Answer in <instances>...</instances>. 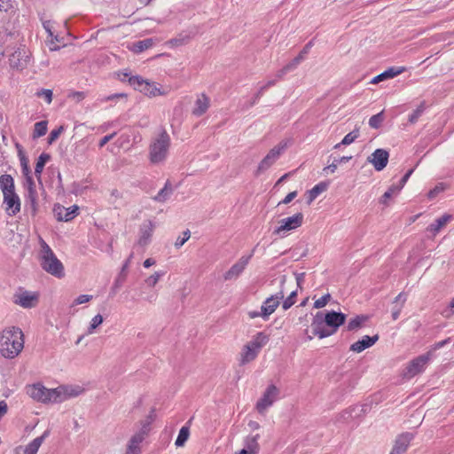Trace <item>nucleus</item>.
Segmentation results:
<instances>
[{
    "instance_id": "nucleus-1",
    "label": "nucleus",
    "mask_w": 454,
    "mask_h": 454,
    "mask_svg": "<svg viewBox=\"0 0 454 454\" xmlns=\"http://www.w3.org/2000/svg\"><path fill=\"white\" fill-rule=\"evenodd\" d=\"M24 334L20 328L10 326L0 333V354L7 359L17 357L24 348Z\"/></svg>"
},
{
    "instance_id": "nucleus-2",
    "label": "nucleus",
    "mask_w": 454,
    "mask_h": 454,
    "mask_svg": "<svg viewBox=\"0 0 454 454\" xmlns=\"http://www.w3.org/2000/svg\"><path fill=\"white\" fill-rule=\"evenodd\" d=\"M171 144L169 135L162 130L154 137L149 146V160L153 164H160L166 160Z\"/></svg>"
},
{
    "instance_id": "nucleus-3",
    "label": "nucleus",
    "mask_w": 454,
    "mask_h": 454,
    "mask_svg": "<svg viewBox=\"0 0 454 454\" xmlns=\"http://www.w3.org/2000/svg\"><path fill=\"white\" fill-rule=\"evenodd\" d=\"M40 264L48 273L61 278L64 276V267L62 262L56 257L51 248L43 240L40 239Z\"/></svg>"
},
{
    "instance_id": "nucleus-4",
    "label": "nucleus",
    "mask_w": 454,
    "mask_h": 454,
    "mask_svg": "<svg viewBox=\"0 0 454 454\" xmlns=\"http://www.w3.org/2000/svg\"><path fill=\"white\" fill-rule=\"evenodd\" d=\"M269 341V336L262 332L257 333L252 340L244 345L239 353V364L244 365L254 361L262 348Z\"/></svg>"
},
{
    "instance_id": "nucleus-5",
    "label": "nucleus",
    "mask_w": 454,
    "mask_h": 454,
    "mask_svg": "<svg viewBox=\"0 0 454 454\" xmlns=\"http://www.w3.org/2000/svg\"><path fill=\"white\" fill-rule=\"evenodd\" d=\"M153 419L154 410L153 409L146 419L141 422V428L128 442L125 454H141L140 445L147 436Z\"/></svg>"
},
{
    "instance_id": "nucleus-6",
    "label": "nucleus",
    "mask_w": 454,
    "mask_h": 454,
    "mask_svg": "<svg viewBox=\"0 0 454 454\" xmlns=\"http://www.w3.org/2000/svg\"><path fill=\"white\" fill-rule=\"evenodd\" d=\"M27 395L37 402L43 403H58L59 391L56 388H47L41 383L28 386L27 388Z\"/></svg>"
},
{
    "instance_id": "nucleus-7",
    "label": "nucleus",
    "mask_w": 454,
    "mask_h": 454,
    "mask_svg": "<svg viewBox=\"0 0 454 454\" xmlns=\"http://www.w3.org/2000/svg\"><path fill=\"white\" fill-rule=\"evenodd\" d=\"M286 277L285 275L281 276V278H280L281 289L275 294H272L271 296L268 297L262 303V305L261 307L260 314L262 315V317L264 320H267L269 318V317L275 312L276 309L279 306L280 301L284 299V296H285L284 285L286 284Z\"/></svg>"
},
{
    "instance_id": "nucleus-8",
    "label": "nucleus",
    "mask_w": 454,
    "mask_h": 454,
    "mask_svg": "<svg viewBox=\"0 0 454 454\" xmlns=\"http://www.w3.org/2000/svg\"><path fill=\"white\" fill-rule=\"evenodd\" d=\"M288 146V141L283 140L267 153V155L261 160L259 163L257 169L255 171V176H258L267 169H269L280 157V155L285 152V150Z\"/></svg>"
},
{
    "instance_id": "nucleus-9",
    "label": "nucleus",
    "mask_w": 454,
    "mask_h": 454,
    "mask_svg": "<svg viewBox=\"0 0 454 454\" xmlns=\"http://www.w3.org/2000/svg\"><path fill=\"white\" fill-rule=\"evenodd\" d=\"M31 63V52L25 46L19 47L9 57L10 67L16 71L26 69Z\"/></svg>"
},
{
    "instance_id": "nucleus-10",
    "label": "nucleus",
    "mask_w": 454,
    "mask_h": 454,
    "mask_svg": "<svg viewBox=\"0 0 454 454\" xmlns=\"http://www.w3.org/2000/svg\"><path fill=\"white\" fill-rule=\"evenodd\" d=\"M279 394L280 390L278 387L273 384L269 385L255 404L256 411L260 414L264 415L267 410L278 399Z\"/></svg>"
},
{
    "instance_id": "nucleus-11",
    "label": "nucleus",
    "mask_w": 454,
    "mask_h": 454,
    "mask_svg": "<svg viewBox=\"0 0 454 454\" xmlns=\"http://www.w3.org/2000/svg\"><path fill=\"white\" fill-rule=\"evenodd\" d=\"M433 356V351H427L426 354L417 356L412 359L406 366L403 376L407 379H411L414 376L421 373L426 369L427 364Z\"/></svg>"
},
{
    "instance_id": "nucleus-12",
    "label": "nucleus",
    "mask_w": 454,
    "mask_h": 454,
    "mask_svg": "<svg viewBox=\"0 0 454 454\" xmlns=\"http://www.w3.org/2000/svg\"><path fill=\"white\" fill-rule=\"evenodd\" d=\"M38 301V293L27 291L23 288H20L13 295V302L25 309L35 308Z\"/></svg>"
},
{
    "instance_id": "nucleus-13",
    "label": "nucleus",
    "mask_w": 454,
    "mask_h": 454,
    "mask_svg": "<svg viewBox=\"0 0 454 454\" xmlns=\"http://www.w3.org/2000/svg\"><path fill=\"white\" fill-rule=\"evenodd\" d=\"M279 223L280 225L274 231V234L279 235L281 232L299 228L303 223V215L302 213H297L293 216L282 219Z\"/></svg>"
},
{
    "instance_id": "nucleus-14",
    "label": "nucleus",
    "mask_w": 454,
    "mask_h": 454,
    "mask_svg": "<svg viewBox=\"0 0 454 454\" xmlns=\"http://www.w3.org/2000/svg\"><path fill=\"white\" fill-rule=\"evenodd\" d=\"M254 249L252 250L249 255H244L239 259V261L234 263L229 270H227L224 275V280H232L239 278V276L243 272L248 264L250 259L254 254Z\"/></svg>"
},
{
    "instance_id": "nucleus-15",
    "label": "nucleus",
    "mask_w": 454,
    "mask_h": 454,
    "mask_svg": "<svg viewBox=\"0 0 454 454\" xmlns=\"http://www.w3.org/2000/svg\"><path fill=\"white\" fill-rule=\"evenodd\" d=\"M323 318L325 325L331 328L329 329V332L333 334L337 332L338 328L345 323L346 315L341 312L333 310L325 313V315L323 314Z\"/></svg>"
},
{
    "instance_id": "nucleus-16",
    "label": "nucleus",
    "mask_w": 454,
    "mask_h": 454,
    "mask_svg": "<svg viewBox=\"0 0 454 454\" xmlns=\"http://www.w3.org/2000/svg\"><path fill=\"white\" fill-rule=\"evenodd\" d=\"M325 323L323 318V313L317 312L311 323L312 333L314 336H317L319 339H324L325 337L331 336L332 333L329 332V329L325 327Z\"/></svg>"
},
{
    "instance_id": "nucleus-17",
    "label": "nucleus",
    "mask_w": 454,
    "mask_h": 454,
    "mask_svg": "<svg viewBox=\"0 0 454 454\" xmlns=\"http://www.w3.org/2000/svg\"><path fill=\"white\" fill-rule=\"evenodd\" d=\"M388 152L384 149H376L367 160L372 163L377 171H381L388 162Z\"/></svg>"
},
{
    "instance_id": "nucleus-18",
    "label": "nucleus",
    "mask_w": 454,
    "mask_h": 454,
    "mask_svg": "<svg viewBox=\"0 0 454 454\" xmlns=\"http://www.w3.org/2000/svg\"><path fill=\"white\" fill-rule=\"evenodd\" d=\"M4 196V204L6 205L5 211L9 215H15L20 211V200L18 194L14 192L7 193Z\"/></svg>"
},
{
    "instance_id": "nucleus-19",
    "label": "nucleus",
    "mask_w": 454,
    "mask_h": 454,
    "mask_svg": "<svg viewBox=\"0 0 454 454\" xmlns=\"http://www.w3.org/2000/svg\"><path fill=\"white\" fill-rule=\"evenodd\" d=\"M78 209L79 207L77 206L67 208L63 206L57 205L54 207V214L58 221L68 222L76 216Z\"/></svg>"
},
{
    "instance_id": "nucleus-20",
    "label": "nucleus",
    "mask_w": 454,
    "mask_h": 454,
    "mask_svg": "<svg viewBox=\"0 0 454 454\" xmlns=\"http://www.w3.org/2000/svg\"><path fill=\"white\" fill-rule=\"evenodd\" d=\"M57 391H59L58 403H61L68 398L78 396L83 392V388L79 386H59L57 387Z\"/></svg>"
},
{
    "instance_id": "nucleus-21",
    "label": "nucleus",
    "mask_w": 454,
    "mask_h": 454,
    "mask_svg": "<svg viewBox=\"0 0 454 454\" xmlns=\"http://www.w3.org/2000/svg\"><path fill=\"white\" fill-rule=\"evenodd\" d=\"M412 438L413 435L410 433L400 434L396 438L390 454H403L406 451Z\"/></svg>"
},
{
    "instance_id": "nucleus-22",
    "label": "nucleus",
    "mask_w": 454,
    "mask_h": 454,
    "mask_svg": "<svg viewBox=\"0 0 454 454\" xmlns=\"http://www.w3.org/2000/svg\"><path fill=\"white\" fill-rule=\"evenodd\" d=\"M378 340H379L378 334H375L372 337L368 336V335H364L361 340L356 341L355 343H353L350 346V350L356 352V353H360V352L364 351V349L374 345Z\"/></svg>"
},
{
    "instance_id": "nucleus-23",
    "label": "nucleus",
    "mask_w": 454,
    "mask_h": 454,
    "mask_svg": "<svg viewBox=\"0 0 454 454\" xmlns=\"http://www.w3.org/2000/svg\"><path fill=\"white\" fill-rule=\"evenodd\" d=\"M210 106V98L204 93L198 96L194 107L192 109V114L195 116H201L208 110Z\"/></svg>"
},
{
    "instance_id": "nucleus-24",
    "label": "nucleus",
    "mask_w": 454,
    "mask_h": 454,
    "mask_svg": "<svg viewBox=\"0 0 454 454\" xmlns=\"http://www.w3.org/2000/svg\"><path fill=\"white\" fill-rule=\"evenodd\" d=\"M154 225L152 221H145L140 227V237L137 241L138 245L145 247L149 244L153 235Z\"/></svg>"
},
{
    "instance_id": "nucleus-25",
    "label": "nucleus",
    "mask_w": 454,
    "mask_h": 454,
    "mask_svg": "<svg viewBox=\"0 0 454 454\" xmlns=\"http://www.w3.org/2000/svg\"><path fill=\"white\" fill-rule=\"evenodd\" d=\"M452 220V215L444 214L441 217L437 218L427 228L428 232H431L433 236H435L443 227L447 225Z\"/></svg>"
},
{
    "instance_id": "nucleus-26",
    "label": "nucleus",
    "mask_w": 454,
    "mask_h": 454,
    "mask_svg": "<svg viewBox=\"0 0 454 454\" xmlns=\"http://www.w3.org/2000/svg\"><path fill=\"white\" fill-rule=\"evenodd\" d=\"M405 71V67H390L384 71L383 73L378 74L375 76L372 81V84L379 83L380 82H382L386 79L394 78L398 74H401Z\"/></svg>"
},
{
    "instance_id": "nucleus-27",
    "label": "nucleus",
    "mask_w": 454,
    "mask_h": 454,
    "mask_svg": "<svg viewBox=\"0 0 454 454\" xmlns=\"http://www.w3.org/2000/svg\"><path fill=\"white\" fill-rule=\"evenodd\" d=\"M0 189L3 195L15 192L14 179L11 175L0 176Z\"/></svg>"
},
{
    "instance_id": "nucleus-28",
    "label": "nucleus",
    "mask_w": 454,
    "mask_h": 454,
    "mask_svg": "<svg viewBox=\"0 0 454 454\" xmlns=\"http://www.w3.org/2000/svg\"><path fill=\"white\" fill-rule=\"evenodd\" d=\"M49 435V431L46 430L41 436L35 438L30 443L26 446L24 450L25 454H36L44 439Z\"/></svg>"
},
{
    "instance_id": "nucleus-29",
    "label": "nucleus",
    "mask_w": 454,
    "mask_h": 454,
    "mask_svg": "<svg viewBox=\"0 0 454 454\" xmlns=\"http://www.w3.org/2000/svg\"><path fill=\"white\" fill-rule=\"evenodd\" d=\"M154 41L153 38H146L141 41L135 42L131 46V51L135 53H141L144 51L153 47Z\"/></svg>"
},
{
    "instance_id": "nucleus-30",
    "label": "nucleus",
    "mask_w": 454,
    "mask_h": 454,
    "mask_svg": "<svg viewBox=\"0 0 454 454\" xmlns=\"http://www.w3.org/2000/svg\"><path fill=\"white\" fill-rule=\"evenodd\" d=\"M260 435L257 434L255 435H248L245 439V447L250 450L253 454H257L259 451V444H258V439Z\"/></svg>"
},
{
    "instance_id": "nucleus-31",
    "label": "nucleus",
    "mask_w": 454,
    "mask_h": 454,
    "mask_svg": "<svg viewBox=\"0 0 454 454\" xmlns=\"http://www.w3.org/2000/svg\"><path fill=\"white\" fill-rule=\"evenodd\" d=\"M173 189L170 185V183L168 181L164 187L160 190L157 195L153 198L154 200L158 202H165L172 194Z\"/></svg>"
},
{
    "instance_id": "nucleus-32",
    "label": "nucleus",
    "mask_w": 454,
    "mask_h": 454,
    "mask_svg": "<svg viewBox=\"0 0 454 454\" xmlns=\"http://www.w3.org/2000/svg\"><path fill=\"white\" fill-rule=\"evenodd\" d=\"M327 189V184L319 183L308 192V204H310L320 193Z\"/></svg>"
},
{
    "instance_id": "nucleus-33",
    "label": "nucleus",
    "mask_w": 454,
    "mask_h": 454,
    "mask_svg": "<svg viewBox=\"0 0 454 454\" xmlns=\"http://www.w3.org/2000/svg\"><path fill=\"white\" fill-rule=\"evenodd\" d=\"M50 159H51V156L48 153H43L39 156V158L37 159L36 164H35V174L36 176L39 177L41 176L46 162Z\"/></svg>"
},
{
    "instance_id": "nucleus-34",
    "label": "nucleus",
    "mask_w": 454,
    "mask_h": 454,
    "mask_svg": "<svg viewBox=\"0 0 454 454\" xmlns=\"http://www.w3.org/2000/svg\"><path fill=\"white\" fill-rule=\"evenodd\" d=\"M367 320V317L360 315L356 317L350 319L347 325L348 331H355L360 328L364 322Z\"/></svg>"
},
{
    "instance_id": "nucleus-35",
    "label": "nucleus",
    "mask_w": 454,
    "mask_h": 454,
    "mask_svg": "<svg viewBox=\"0 0 454 454\" xmlns=\"http://www.w3.org/2000/svg\"><path fill=\"white\" fill-rule=\"evenodd\" d=\"M47 121H41L35 124L34 132H33V138H38L43 136H44L47 132Z\"/></svg>"
},
{
    "instance_id": "nucleus-36",
    "label": "nucleus",
    "mask_w": 454,
    "mask_h": 454,
    "mask_svg": "<svg viewBox=\"0 0 454 454\" xmlns=\"http://www.w3.org/2000/svg\"><path fill=\"white\" fill-rule=\"evenodd\" d=\"M189 435H190V429L188 427H183L180 431H179V434L177 435V438L175 442V445L176 447H182L184 445V443L186 442V441L188 440L189 438Z\"/></svg>"
},
{
    "instance_id": "nucleus-37",
    "label": "nucleus",
    "mask_w": 454,
    "mask_h": 454,
    "mask_svg": "<svg viewBox=\"0 0 454 454\" xmlns=\"http://www.w3.org/2000/svg\"><path fill=\"white\" fill-rule=\"evenodd\" d=\"M27 200L29 203L32 213L35 215L37 211V193L35 189L27 190Z\"/></svg>"
},
{
    "instance_id": "nucleus-38",
    "label": "nucleus",
    "mask_w": 454,
    "mask_h": 454,
    "mask_svg": "<svg viewBox=\"0 0 454 454\" xmlns=\"http://www.w3.org/2000/svg\"><path fill=\"white\" fill-rule=\"evenodd\" d=\"M401 187L399 185H392L388 188L387 192L380 198V202L387 205V200H389L394 194L398 193L401 191Z\"/></svg>"
},
{
    "instance_id": "nucleus-39",
    "label": "nucleus",
    "mask_w": 454,
    "mask_h": 454,
    "mask_svg": "<svg viewBox=\"0 0 454 454\" xmlns=\"http://www.w3.org/2000/svg\"><path fill=\"white\" fill-rule=\"evenodd\" d=\"M426 108H427L426 102L422 101L419 104V106L417 107V109L414 110L413 113L409 116V121L411 124H414L415 122H417L418 119L422 115V114L424 113Z\"/></svg>"
},
{
    "instance_id": "nucleus-40",
    "label": "nucleus",
    "mask_w": 454,
    "mask_h": 454,
    "mask_svg": "<svg viewBox=\"0 0 454 454\" xmlns=\"http://www.w3.org/2000/svg\"><path fill=\"white\" fill-rule=\"evenodd\" d=\"M104 318L100 314L96 315L90 321L87 334H92L95 330L103 323Z\"/></svg>"
},
{
    "instance_id": "nucleus-41",
    "label": "nucleus",
    "mask_w": 454,
    "mask_h": 454,
    "mask_svg": "<svg viewBox=\"0 0 454 454\" xmlns=\"http://www.w3.org/2000/svg\"><path fill=\"white\" fill-rule=\"evenodd\" d=\"M310 46L311 42L306 44L303 50L300 52V54L289 63L294 69H295L297 66L301 63V61L304 59V55L309 52Z\"/></svg>"
},
{
    "instance_id": "nucleus-42",
    "label": "nucleus",
    "mask_w": 454,
    "mask_h": 454,
    "mask_svg": "<svg viewBox=\"0 0 454 454\" xmlns=\"http://www.w3.org/2000/svg\"><path fill=\"white\" fill-rule=\"evenodd\" d=\"M383 121H384V114H383V111H382L377 114L372 115L369 119V125L371 128L379 129L381 126Z\"/></svg>"
},
{
    "instance_id": "nucleus-43",
    "label": "nucleus",
    "mask_w": 454,
    "mask_h": 454,
    "mask_svg": "<svg viewBox=\"0 0 454 454\" xmlns=\"http://www.w3.org/2000/svg\"><path fill=\"white\" fill-rule=\"evenodd\" d=\"M359 137V129H356L353 131L347 134L341 140L343 145H348L352 144Z\"/></svg>"
},
{
    "instance_id": "nucleus-44",
    "label": "nucleus",
    "mask_w": 454,
    "mask_h": 454,
    "mask_svg": "<svg viewBox=\"0 0 454 454\" xmlns=\"http://www.w3.org/2000/svg\"><path fill=\"white\" fill-rule=\"evenodd\" d=\"M297 296V291H292L289 296L284 300L282 303L283 309L286 310L295 303V298Z\"/></svg>"
},
{
    "instance_id": "nucleus-45",
    "label": "nucleus",
    "mask_w": 454,
    "mask_h": 454,
    "mask_svg": "<svg viewBox=\"0 0 454 454\" xmlns=\"http://www.w3.org/2000/svg\"><path fill=\"white\" fill-rule=\"evenodd\" d=\"M36 96L39 98H43L47 104H51L52 101V90L49 89H42L36 92Z\"/></svg>"
},
{
    "instance_id": "nucleus-46",
    "label": "nucleus",
    "mask_w": 454,
    "mask_h": 454,
    "mask_svg": "<svg viewBox=\"0 0 454 454\" xmlns=\"http://www.w3.org/2000/svg\"><path fill=\"white\" fill-rule=\"evenodd\" d=\"M64 131V127L59 126L58 129H55L51 131L49 137H48V144L51 145L53 144L59 137L61 135V133Z\"/></svg>"
},
{
    "instance_id": "nucleus-47",
    "label": "nucleus",
    "mask_w": 454,
    "mask_h": 454,
    "mask_svg": "<svg viewBox=\"0 0 454 454\" xmlns=\"http://www.w3.org/2000/svg\"><path fill=\"white\" fill-rule=\"evenodd\" d=\"M330 300H331L330 294H326L324 296H322L321 298L315 301L314 308H316V309L324 308L329 302Z\"/></svg>"
},
{
    "instance_id": "nucleus-48",
    "label": "nucleus",
    "mask_w": 454,
    "mask_h": 454,
    "mask_svg": "<svg viewBox=\"0 0 454 454\" xmlns=\"http://www.w3.org/2000/svg\"><path fill=\"white\" fill-rule=\"evenodd\" d=\"M163 272H155L145 279V283L149 286H154L158 283L160 277L163 276Z\"/></svg>"
},
{
    "instance_id": "nucleus-49",
    "label": "nucleus",
    "mask_w": 454,
    "mask_h": 454,
    "mask_svg": "<svg viewBox=\"0 0 454 454\" xmlns=\"http://www.w3.org/2000/svg\"><path fill=\"white\" fill-rule=\"evenodd\" d=\"M406 301V297H404L400 304H395L392 309V318L393 320H396L400 313L402 311V309Z\"/></svg>"
},
{
    "instance_id": "nucleus-50",
    "label": "nucleus",
    "mask_w": 454,
    "mask_h": 454,
    "mask_svg": "<svg viewBox=\"0 0 454 454\" xmlns=\"http://www.w3.org/2000/svg\"><path fill=\"white\" fill-rule=\"evenodd\" d=\"M184 237H178L175 242L176 248H180L191 237L189 230L183 232Z\"/></svg>"
},
{
    "instance_id": "nucleus-51",
    "label": "nucleus",
    "mask_w": 454,
    "mask_h": 454,
    "mask_svg": "<svg viewBox=\"0 0 454 454\" xmlns=\"http://www.w3.org/2000/svg\"><path fill=\"white\" fill-rule=\"evenodd\" d=\"M20 165H21L23 175L28 176L29 174H31V170L28 166V160H27V156L21 155V157L20 158Z\"/></svg>"
},
{
    "instance_id": "nucleus-52",
    "label": "nucleus",
    "mask_w": 454,
    "mask_h": 454,
    "mask_svg": "<svg viewBox=\"0 0 454 454\" xmlns=\"http://www.w3.org/2000/svg\"><path fill=\"white\" fill-rule=\"evenodd\" d=\"M444 190V186L442 184H437L434 189L430 190L427 193V197L432 200L435 198L440 192Z\"/></svg>"
},
{
    "instance_id": "nucleus-53",
    "label": "nucleus",
    "mask_w": 454,
    "mask_h": 454,
    "mask_svg": "<svg viewBox=\"0 0 454 454\" xmlns=\"http://www.w3.org/2000/svg\"><path fill=\"white\" fill-rule=\"evenodd\" d=\"M291 70H294V68L291 67V65L288 63L283 68L278 70L276 74V79L278 81L283 79V77Z\"/></svg>"
},
{
    "instance_id": "nucleus-54",
    "label": "nucleus",
    "mask_w": 454,
    "mask_h": 454,
    "mask_svg": "<svg viewBox=\"0 0 454 454\" xmlns=\"http://www.w3.org/2000/svg\"><path fill=\"white\" fill-rule=\"evenodd\" d=\"M145 82V80H143L141 77H138V76L131 77L129 79L130 84L134 87L135 90H140L141 86H143Z\"/></svg>"
},
{
    "instance_id": "nucleus-55",
    "label": "nucleus",
    "mask_w": 454,
    "mask_h": 454,
    "mask_svg": "<svg viewBox=\"0 0 454 454\" xmlns=\"http://www.w3.org/2000/svg\"><path fill=\"white\" fill-rule=\"evenodd\" d=\"M189 42L188 36H183V37H177L171 39L168 43L174 45V46H180L186 44Z\"/></svg>"
},
{
    "instance_id": "nucleus-56",
    "label": "nucleus",
    "mask_w": 454,
    "mask_h": 454,
    "mask_svg": "<svg viewBox=\"0 0 454 454\" xmlns=\"http://www.w3.org/2000/svg\"><path fill=\"white\" fill-rule=\"evenodd\" d=\"M165 92L160 91L159 88H157L154 84L151 83V88L146 90V96L149 97H155L157 95H164Z\"/></svg>"
},
{
    "instance_id": "nucleus-57",
    "label": "nucleus",
    "mask_w": 454,
    "mask_h": 454,
    "mask_svg": "<svg viewBox=\"0 0 454 454\" xmlns=\"http://www.w3.org/2000/svg\"><path fill=\"white\" fill-rule=\"evenodd\" d=\"M92 299L91 295L81 294L74 301V305L83 304L90 301Z\"/></svg>"
},
{
    "instance_id": "nucleus-58",
    "label": "nucleus",
    "mask_w": 454,
    "mask_h": 454,
    "mask_svg": "<svg viewBox=\"0 0 454 454\" xmlns=\"http://www.w3.org/2000/svg\"><path fill=\"white\" fill-rule=\"evenodd\" d=\"M68 97L76 102H80L85 98V93L83 91H74Z\"/></svg>"
},
{
    "instance_id": "nucleus-59",
    "label": "nucleus",
    "mask_w": 454,
    "mask_h": 454,
    "mask_svg": "<svg viewBox=\"0 0 454 454\" xmlns=\"http://www.w3.org/2000/svg\"><path fill=\"white\" fill-rule=\"evenodd\" d=\"M12 7L11 0H0V12H7Z\"/></svg>"
},
{
    "instance_id": "nucleus-60",
    "label": "nucleus",
    "mask_w": 454,
    "mask_h": 454,
    "mask_svg": "<svg viewBox=\"0 0 454 454\" xmlns=\"http://www.w3.org/2000/svg\"><path fill=\"white\" fill-rule=\"evenodd\" d=\"M115 135H116V133L114 132L112 134L106 135L104 137H102L101 140L98 143V146L100 148L105 146L110 140H112L114 137Z\"/></svg>"
},
{
    "instance_id": "nucleus-61",
    "label": "nucleus",
    "mask_w": 454,
    "mask_h": 454,
    "mask_svg": "<svg viewBox=\"0 0 454 454\" xmlns=\"http://www.w3.org/2000/svg\"><path fill=\"white\" fill-rule=\"evenodd\" d=\"M25 176V185L27 186V190H30L31 188L35 189V182L33 180L31 174H29L28 176Z\"/></svg>"
},
{
    "instance_id": "nucleus-62",
    "label": "nucleus",
    "mask_w": 454,
    "mask_h": 454,
    "mask_svg": "<svg viewBox=\"0 0 454 454\" xmlns=\"http://www.w3.org/2000/svg\"><path fill=\"white\" fill-rule=\"evenodd\" d=\"M297 196V192H289L279 204H288Z\"/></svg>"
},
{
    "instance_id": "nucleus-63",
    "label": "nucleus",
    "mask_w": 454,
    "mask_h": 454,
    "mask_svg": "<svg viewBox=\"0 0 454 454\" xmlns=\"http://www.w3.org/2000/svg\"><path fill=\"white\" fill-rule=\"evenodd\" d=\"M337 167H338V164L336 163L335 160H333V162L332 164H330L327 167L324 168L323 171L325 173H328V172L334 173L336 171V169H337Z\"/></svg>"
},
{
    "instance_id": "nucleus-64",
    "label": "nucleus",
    "mask_w": 454,
    "mask_h": 454,
    "mask_svg": "<svg viewBox=\"0 0 454 454\" xmlns=\"http://www.w3.org/2000/svg\"><path fill=\"white\" fill-rule=\"evenodd\" d=\"M452 313H454V298L450 301L449 308L442 312L445 317H450Z\"/></svg>"
}]
</instances>
